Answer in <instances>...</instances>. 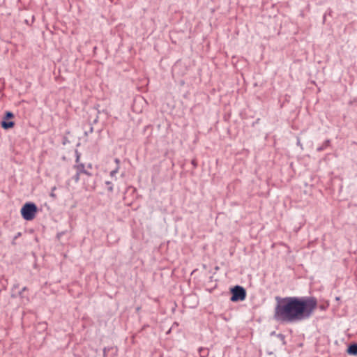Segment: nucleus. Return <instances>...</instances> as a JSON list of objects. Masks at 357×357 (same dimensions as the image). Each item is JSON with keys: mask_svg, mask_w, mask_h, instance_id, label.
Masks as SVG:
<instances>
[{"mask_svg": "<svg viewBox=\"0 0 357 357\" xmlns=\"http://www.w3.org/2000/svg\"><path fill=\"white\" fill-rule=\"evenodd\" d=\"M25 23H26V24H29V22H28V20H25Z\"/></svg>", "mask_w": 357, "mask_h": 357, "instance_id": "nucleus-29", "label": "nucleus"}, {"mask_svg": "<svg viewBox=\"0 0 357 357\" xmlns=\"http://www.w3.org/2000/svg\"><path fill=\"white\" fill-rule=\"evenodd\" d=\"M198 352L200 357H207L209 354V350L206 347H199L198 349Z\"/></svg>", "mask_w": 357, "mask_h": 357, "instance_id": "nucleus-7", "label": "nucleus"}, {"mask_svg": "<svg viewBox=\"0 0 357 357\" xmlns=\"http://www.w3.org/2000/svg\"><path fill=\"white\" fill-rule=\"evenodd\" d=\"M93 132V128L92 126H91L89 131L85 132V135H88L89 133H92Z\"/></svg>", "mask_w": 357, "mask_h": 357, "instance_id": "nucleus-17", "label": "nucleus"}, {"mask_svg": "<svg viewBox=\"0 0 357 357\" xmlns=\"http://www.w3.org/2000/svg\"><path fill=\"white\" fill-rule=\"evenodd\" d=\"M112 347H104L102 351H103V357H107V352L112 349Z\"/></svg>", "mask_w": 357, "mask_h": 357, "instance_id": "nucleus-15", "label": "nucleus"}, {"mask_svg": "<svg viewBox=\"0 0 357 357\" xmlns=\"http://www.w3.org/2000/svg\"><path fill=\"white\" fill-rule=\"evenodd\" d=\"M114 162L116 163V166H119L120 160L119 158H115Z\"/></svg>", "mask_w": 357, "mask_h": 357, "instance_id": "nucleus-20", "label": "nucleus"}, {"mask_svg": "<svg viewBox=\"0 0 357 357\" xmlns=\"http://www.w3.org/2000/svg\"><path fill=\"white\" fill-rule=\"evenodd\" d=\"M340 298L339 297H336V300L337 301H339Z\"/></svg>", "mask_w": 357, "mask_h": 357, "instance_id": "nucleus-34", "label": "nucleus"}, {"mask_svg": "<svg viewBox=\"0 0 357 357\" xmlns=\"http://www.w3.org/2000/svg\"><path fill=\"white\" fill-rule=\"evenodd\" d=\"M38 211V206L34 202H27L22 205L20 213L24 220L31 221L35 218Z\"/></svg>", "mask_w": 357, "mask_h": 357, "instance_id": "nucleus-2", "label": "nucleus"}, {"mask_svg": "<svg viewBox=\"0 0 357 357\" xmlns=\"http://www.w3.org/2000/svg\"><path fill=\"white\" fill-rule=\"evenodd\" d=\"M98 121V116H97L94 120H93V123H96Z\"/></svg>", "mask_w": 357, "mask_h": 357, "instance_id": "nucleus-23", "label": "nucleus"}, {"mask_svg": "<svg viewBox=\"0 0 357 357\" xmlns=\"http://www.w3.org/2000/svg\"><path fill=\"white\" fill-rule=\"evenodd\" d=\"M297 144H298V145H301V143H300V140H299V139H298Z\"/></svg>", "mask_w": 357, "mask_h": 357, "instance_id": "nucleus-25", "label": "nucleus"}, {"mask_svg": "<svg viewBox=\"0 0 357 357\" xmlns=\"http://www.w3.org/2000/svg\"><path fill=\"white\" fill-rule=\"evenodd\" d=\"M82 174H86L88 176H91L92 175V174L87 171L86 169H84Z\"/></svg>", "mask_w": 357, "mask_h": 357, "instance_id": "nucleus-18", "label": "nucleus"}, {"mask_svg": "<svg viewBox=\"0 0 357 357\" xmlns=\"http://www.w3.org/2000/svg\"><path fill=\"white\" fill-rule=\"evenodd\" d=\"M34 20V16L32 17V22Z\"/></svg>", "mask_w": 357, "mask_h": 357, "instance_id": "nucleus-33", "label": "nucleus"}, {"mask_svg": "<svg viewBox=\"0 0 357 357\" xmlns=\"http://www.w3.org/2000/svg\"><path fill=\"white\" fill-rule=\"evenodd\" d=\"M192 165L195 167H197V162H195V160H192Z\"/></svg>", "mask_w": 357, "mask_h": 357, "instance_id": "nucleus-22", "label": "nucleus"}, {"mask_svg": "<svg viewBox=\"0 0 357 357\" xmlns=\"http://www.w3.org/2000/svg\"><path fill=\"white\" fill-rule=\"evenodd\" d=\"M18 287H19V284L16 283V284H13L12 290L13 291L15 289H17Z\"/></svg>", "mask_w": 357, "mask_h": 357, "instance_id": "nucleus-19", "label": "nucleus"}, {"mask_svg": "<svg viewBox=\"0 0 357 357\" xmlns=\"http://www.w3.org/2000/svg\"><path fill=\"white\" fill-rule=\"evenodd\" d=\"M347 353L350 356H357V343L349 344L347 349Z\"/></svg>", "mask_w": 357, "mask_h": 357, "instance_id": "nucleus-5", "label": "nucleus"}, {"mask_svg": "<svg viewBox=\"0 0 357 357\" xmlns=\"http://www.w3.org/2000/svg\"><path fill=\"white\" fill-rule=\"evenodd\" d=\"M276 337L281 341L282 344L283 346L287 344V342L285 340L286 337L284 334L278 333V335H276Z\"/></svg>", "mask_w": 357, "mask_h": 357, "instance_id": "nucleus-10", "label": "nucleus"}, {"mask_svg": "<svg viewBox=\"0 0 357 357\" xmlns=\"http://www.w3.org/2000/svg\"><path fill=\"white\" fill-rule=\"evenodd\" d=\"M91 167H92L91 164L88 165V167L91 168Z\"/></svg>", "mask_w": 357, "mask_h": 357, "instance_id": "nucleus-26", "label": "nucleus"}, {"mask_svg": "<svg viewBox=\"0 0 357 357\" xmlns=\"http://www.w3.org/2000/svg\"><path fill=\"white\" fill-rule=\"evenodd\" d=\"M319 307H320L321 310H324L325 309L324 306H323V305H320Z\"/></svg>", "mask_w": 357, "mask_h": 357, "instance_id": "nucleus-24", "label": "nucleus"}, {"mask_svg": "<svg viewBox=\"0 0 357 357\" xmlns=\"http://www.w3.org/2000/svg\"><path fill=\"white\" fill-rule=\"evenodd\" d=\"M273 319L280 324H296L308 320L317 307L314 296L275 297Z\"/></svg>", "mask_w": 357, "mask_h": 357, "instance_id": "nucleus-1", "label": "nucleus"}, {"mask_svg": "<svg viewBox=\"0 0 357 357\" xmlns=\"http://www.w3.org/2000/svg\"><path fill=\"white\" fill-rule=\"evenodd\" d=\"M11 296H12L13 298H15V297H16V295H15L14 294H13L11 295Z\"/></svg>", "mask_w": 357, "mask_h": 357, "instance_id": "nucleus-27", "label": "nucleus"}, {"mask_svg": "<svg viewBox=\"0 0 357 357\" xmlns=\"http://www.w3.org/2000/svg\"><path fill=\"white\" fill-rule=\"evenodd\" d=\"M75 162H76V164L77 163H79V160H80L81 153L77 149L75 151Z\"/></svg>", "mask_w": 357, "mask_h": 357, "instance_id": "nucleus-12", "label": "nucleus"}, {"mask_svg": "<svg viewBox=\"0 0 357 357\" xmlns=\"http://www.w3.org/2000/svg\"><path fill=\"white\" fill-rule=\"evenodd\" d=\"M188 297L191 298V297H194V296L193 295H189Z\"/></svg>", "mask_w": 357, "mask_h": 357, "instance_id": "nucleus-30", "label": "nucleus"}, {"mask_svg": "<svg viewBox=\"0 0 357 357\" xmlns=\"http://www.w3.org/2000/svg\"><path fill=\"white\" fill-rule=\"evenodd\" d=\"M278 333H277L275 331H272L271 333H270V335L271 336H275L276 337V335H278Z\"/></svg>", "mask_w": 357, "mask_h": 357, "instance_id": "nucleus-21", "label": "nucleus"}, {"mask_svg": "<svg viewBox=\"0 0 357 357\" xmlns=\"http://www.w3.org/2000/svg\"><path fill=\"white\" fill-rule=\"evenodd\" d=\"M14 114L10 111H6L1 121V126L4 130H9L15 126V122L12 120Z\"/></svg>", "mask_w": 357, "mask_h": 357, "instance_id": "nucleus-4", "label": "nucleus"}, {"mask_svg": "<svg viewBox=\"0 0 357 357\" xmlns=\"http://www.w3.org/2000/svg\"><path fill=\"white\" fill-rule=\"evenodd\" d=\"M330 145H331V140L326 139L324 142V143L321 146H319L317 148V151L321 152L322 151H324L326 149H328L330 146Z\"/></svg>", "mask_w": 357, "mask_h": 357, "instance_id": "nucleus-6", "label": "nucleus"}, {"mask_svg": "<svg viewBox=\"0 0 357 357\" xmlns=\"http://www.w3.org/2000/svg\"><path fill=\"white\" fill-rule=\"evenodd\" d=\"M80 174H78V172H76V174L73 176L72 179L75 182L78 183L80 178H79Z\"/></svg>", "mask_w": 357, "mask_h": 357, "instance_id": "nucleus-14", "label": "nucleus"}, {"mask_svg": "<svg viewBox=\"0 0 357 357\" xmlns=\"http://www.w3.org/2000/svg\"><path fill=\"white\" fill-rule=\"evenodd\" d=\"M63 234H64L63 232H61V233L59 234L58 235H59V236H61V235H63Z\"/></svg>", "mask_w": 357, "mask_h": 357, "instance_id": "nucleus-28", "label": "nucleus"}, {"mask_svg": "<svg viewBox=\"0 0 357 357\" xmlns=\"http://www.w3.org/2000/svg\"><path fill=\"white\" fill-rule=\"evenodd\" d=\"M70 141L68 140L67 137H63L62 139V144L66 145L67 144H69Z\"/></svg>", "mask_w": 357, "mask_h": 357, "instance_id": "nucleus-16", "label": "nucleus"}, {"mask_svg": "<svg viewBox=\"0 0 357 357\" xmlns=\"http://www.w3.org/2000/svg\"><path fill=\"white\" fill-rule=\"evenodd\" d=\"M26 290H27V287H23V288H22V289L18 292V296H20V297H21L22 298H23V299H26V301L27 302H29V296H25L24 295V291H26Z\"/></svg>", "mask_w": 357, "mask_h": 357, "instance_id": "nucleus-9", "label": "nucleus"}, {"mask_svg": "<svg viewBox=\"0 0 357 357\" xmlns=\"http://www.w3.org/2000/svg\"><path fill=\"white\" fill-rule=\"evenodd\" d=\"M19 236H20V233H18V234H17V235L16 238H17V237H19Z\"/></svg>", "mask_w": 357, "mask_h": 357, "instance_id": "nucleus-31", "label": "nucleus"}, {"mask_svg": "<svg viewBox=\"0 0 357 357\" xmlns=\"http://www.w3.org/2000/svg\"><path fill=\"white\" fill-rule=\"evenodd\" d=\"M326 15H324V21H325Z\"/></svg>", "mask_w": 357, "mask_h": 357, "instance_id": "nucleus-32", "label": "nucleus"}, {"mask_svg": "<svg viewBox=\"0 0 357 357\" xmlns=\"http://www.w3.org/2000/svg\"><path fill=\"white\" fill-rule=\"evenodd\" d=\"M105 185L107 186V190L110 192H113V183L111 181H105Z\"/></svg>", "mask_w": 357, "mask_h": 357, "instance_id": "nucleus-11", "label": "nucleus"}, {"mask_svg": "<svg viewBox=\"0 0 357 357\" xmlns=\"http://www.w3.org/2000/svg\"><path fill=\"white\" fill-rule=\"evenodd\" d=\"M119 166H116V168L110 172V176L114 177L116 176L117 172H119Z\"/></svg>", "mask_w": 357, "mask_h": 357, "instance_id": "nucleus-13", "label": "nucleus"}, {"mask_svg": "<svg viewBox=\"0 0 357 357\" xmlns=\"http://www.w3.org/2000/svg\"><path fill=\"white\" fill-rule=\"evenodd\" d=\"M73 168L76 169L78 174H82L85 169L84 165L83 163H77L73 165Z\"/></svg>", "mask_w": 357, "mask_h": 357, "instance_id": "nucleus-8", "label": "nucleus"}, {"mask_svg": "<svg viewBox=\"0 0 357 357\" xmlns=\"http://www.w3.org/2000/svg\"><path fill=\"white\" fill-rule=\"evenodd\" d=\"M231 294L230 301L231 302L243 301L246 298V290L244 287L240 285H236L230 289Z\"/></svg>", "mask_w": 357, "mask_h": 357, "instance_id": "nucleus-3", "label": "nucleus"}]
</instances>
